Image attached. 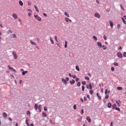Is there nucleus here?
I'll use <instances>...</instances> for the list:
<instances>
[{
    "label": "nucleus",
    "mask_w": 126,
    "mask_h": 126,
    "mask_svg": "<svg viewBox=\"0 0 126 126\" xmlns=\"http://www.w3.org/2000/svg\"><path fill=\"white\" fill-rule=\"evenodd\" d=\"M42 109V105L39 104V106L37 104V103H35L34 105V109L37 111L38 109V112L39 113H41Z\"/></svg>",
    "instance_id": "1"
},
{
    "label": "nucleus",
    "mask_w": 126,
    "mask_h": 126,
    "mask_svg": "<svg viewBox=\"0 0 126 126\" xmlns=\"http://www.w3.org/2000/svg\"><path fill=\"white\" fill-rule=\"evenodd\" d=\"M69 80V78L68 77H66L65 79H64L63 78H62V81L63 84H65L66 85L67 84V81Z\"/></svg>",
    "instance_id": "2"
},
{
    "label": "nucleus",
    "mask_w": 126,
    "mask_h": 126,
    "mask_svg": "<svg viewBox=\"0 0 126 126\" xmlns=\"http://www.w3.org/2000/svg\"><path fill=\"white\" fill-rule=\"evenodd\" d=\"M34 17L36 19V20H37V21H42V19H41V17H40L38 15H34Z\"/></svg>",
    "instance_id": "3"
},
{
    "label": "nucleus",
    "mask_w": 126,
    "mask_h": 126,
    "mask_svg": "<svg viewBox=\"0 0 126 126\" xmlns=\"http://www.w3.org/2000/svg\"><path fill=\"white\" fill-rule=\"evenodd\" d=\"M12 55L14 56V59L17 60L18 56H17V55L16 54V52H15V51H13L12 52Z\"/></svg>",
    "instance_id": "4"
},
{
    "label": "nucleus",
    "mask_w": 126,
    "mask_h": 126,
    "mask_svg": "<svg viewBox=\"0 0 126 126\" xmlns=\"http://www.w3.org/2000/svg\"><path fill=\"white\" fill-rule=\"evenodd\" d=\"M117 55L120 59H122V58H123V54L121 52H118L117 54Z\"/></svg>",
    "instance_id": "5"
},
{
    "label": "nucleus",
    "mask_w": 126,
    "mask_h": 126,
    "mask_svg": "<svg viewBox=\"0 0 126 126\" xmlns=\"http://www.w3.org/2000/svg\"><path fill=\"white\" fill-rule=\"evenodd\" d=\"M2 116L4 119H6V118H7V114H6L5 112H3Z\"/></svg>",
    "instance_id": "6"
},
{
    "label": "nucleus",
    "mask_w": 126,
    "mask_h": 126,
    "mask_svg": "<svg viewBox=\"0 0 126 126\" xmlns=\"http://www.w3.org/2000/svg\"><path fill=\"white\" fill-rule=\"evenodd\" d=\"M12 17L14 18V19H17V17H18V16L17 14L14 13L12 14Z\"/></svg>",
    "instance_id": "7"
},
{
    "label": "nucleus",
    "mask_w": 126,
    "mask_h": 126,
    "mask_svg": "<svg viewBox=\"0 0 126 126\" xmlns=\"http://www.w3.org/2000/svg\"><path fill=\"white\" fill-rule=\"evenodd\" d=\"M87 89H90L92 90V85H91V83H90L89 85H87Z\"/></svg>",
    "instance_id": "8"
},
{
    "label": "nucleus",
    "mask_w": 126,
    "mask_h": 126,
    "mask_svg": "<svg viewBox=\"0 0 126 126\" xmlns=\"http://www.w3.org/2000/svg\"><path fill=\"white\" fill-rule=\"evenodd\" d=\"M116 103L118 106V107H121V100H119L118 101H116Z\"/></svg>",
    "instance_id": "9"
},
{
    "label": "nucleus",
    "mask_w": 126,
    "mask_h": 126,
    "mask_svg": "<svg viewBox=\"0 0 126 126\" xmlns=\"http://www.w3.org/2000/svg\"><path fill=\"white\" fill-rule=\"evenodd\" d=\"M94 16L95 17H96V18H99L100 17V15L98 13H95L94 14Z\"/></svg>",
    "instance_id": "10"
},
{
    "label": "nucleus",
    "mask_w": 126,
    "mask_h": 126,
    "mask_svg": "<svg viewBox=\"0 0 126 126\" xmlns=\"http://www.w3.org/2000/svg\"><path fill=\"white\" fill-rule=\"evenodd\" d=\"M64 20L65 21H66V22H68V21H69L70 22H72L71 20L68 18H65Z\"/></svg>",
    "instance_id": "11"
},
{
    "label": "nucleus",
    "mask_w": 126,
    "mask_h": 126,
    "mask_svg": "<svg viewBox=\"0 0 126 126\" xmlns=\"http://www.w3.org/2000/svg\"><path fill=\"white\" fill-rule=\"evenodd\" d=\"M97 44L98 47H99V48H102V44L101 43V42L98 41L97 42Z\"/></svg>",
    "instance_id": "12"
},
{
    "label": "nucleus",
    "mask_w": 126,
    "mask_h": 126,
    "mask_svg": "<svg viewBox=\"0 0 126 126\" xmlns=\"http://www.w3.org/2000/svg\"><path fill=\"white\" fill-rule=\"evenodd\" d=\"M109 23L111 28H113V26H114V23H113V22L112 21H110Z\"/></svg>",
    "instance_id": "13"
},
{
    "label": "nucleus",
    "mask_w": 126,
    "mask_h": 126,
    "mask_svg": "<svg viewBox=\"0 0 126 126\" xmlns=\"http://www.w3.org/2000/svg\"><path fill=\"white\" fill-rule=\"evenodd\" d=\"M30 42L33 46H37V44L35 43V42L32 41V40H30Z\"/></svg>",
    "instance_id": "14"
},
{
    "label": "nucleus",
    "mask_w": 126,
    "mask_h": 126,
    "mask_svg": "<svg viewBox=\"0 0 126 126\" xmlns=\"http://www.w3.org/2000/svg\"><path fill=\"white\" fill-rule=\"evenodd\" d=\"M87 120L88 121L89 123H91V118L89 117H87Z\"/></svg>",
    "instance_id": "15"
},
{
    "label": "nucleus",
    "mask_w": 126,
    "mask_h": 126,
    "mask_svg": "<svg viewBox=\"0 0 126 126\" xmlns=\"http://www.w3.org/2000/svg\"><path fill=\"white\" fill-rule=\"evenodd\" d=\"M109 93H110V91H109L108 92V90L106 89L105 90V95H108V94H109Z\"/></svg>",
    "instance_id": "16"
},
{
    "label": "nucleus",
    "mask_w": 126,
    "mask_h": 126,
    "mask_svg": "<svg viewBox=\"0 0 126 126\" xmlns=\"http://www.w3.org/2000/svg\"><path fill=\"white\" fill-rule=\"evenodd\" d=\"M112 108L113 109H115L117 108V104H116V103H114L113 105H112Z\"/></svg>",
    "instance_id": "17"
},
{
    "label": "nucleus",
    "mask_w": 126,
    "mask_h": 126,
    "mask_svg": "<svg viewBox=\"0 0 126 126\" xmlns=\"http://www.w3.org/2000/svg\"><path fill=\"white\" fill-rule=\"evenodd\" d=\"M70 84H74V83H75V80H72V81H70Z\"/></svg>",
    "instance_id": "18"
},
{
    "label": "nucleus",
    "mask_w": 126,
    "mask_h": 126,
    "mask_svg": "<svg viewBox=\"0 0 126 126\" xmlns=\"http://www.w3.org/2000/svg\"><path fill=\"white\" fill-rule=\"evenodd\" d=\"M19 3L21 6H23V2L22 1L20 0Z\"/></svg>",
    "instance_id": "19"
},
{
    "label": "nucleus",
    "mask_w": 126,
    "mask_h": 126,
    "mask_svg": "<svg viewBox=\"0 0 126 126\" xmlns=\"http://www.w3.org/2000/svg\"><path fill=\"white\" fill-rule=\"evenodd\" d=\"M108 108H111L112 107V103H108L107 104Z\"/></svg>",
    "instance_id": "20"
},
{
    "label": "nucleus",
    "mask_w": 126,
    "mask_h": 126,
    "mask_svg": "<svg viewBox=\"0 0 126 126\" xmlns=\"http://www.w3.org/2000/svg\"><path fill=\"white\" fill-rule=\"evenodd\" d=\"M50 42L53 44V45H54V40H53V38H52V37H50Z\"/></svg>",
    "instance_id": "21"
},
{
    "label": "nucleus",
    "mask_w": 126,
    "mask_h": 126,
    "mask_svg": "<svg viewBox=\"0 0 126 126\" xmlns=\"http://www.w3.org/2000/svg\"><path fill=\"white\" fill-rule=\"evenodd\" d=\"M93 93H94V91H93L92 90H91L90 91V94H91V95H93Z\"/></svg>",
    "instance_id": "22"
},
{
    "label": "nucleus",
    "mask_w": 126,
    "mask_h": 126,
    "mask_svg": "<svg viewBox=\"0 0 126 126\" xmlns=\"http://www.w3.org/2000/svg\"><path fill=\"white\" fill-rule=\"evenodd\" d=\"M26 73H28V71H23L22 72V75H25Z\"/></svg>",
    "instance_id": "23"
},
{
    "label": "nucleus",
    "mask_w": 126,
    "mask_h": 126,
    "mask_svg": "<svg viewBox=\"0 0 126 126\" xmlns=\"http://www.w3.org/2000/svg\"><path fill=\"white\" fill-rule=\"evenodd\" d=\"M64 47L65 48H67V41H65Z\"/></svg>",
    "instance_id": "24"
},
{
    "label": "nucleus",
    "mask_w": 126,
    "mask_h": 126,
    "mask_svg": "<svg viewBox=\"0 0 126 126\" xmlns=\"http://www.w3.org/2000/svg\"><path fill=\"white\" fill-rule=\"evenodd\" d=\"M49 123L50 124H51V125H55V123L53 122V121H52V120H50Z\"/></svg>",
    "instance_id": "25"
},
{
    "label": "nucleus",
    "mask_w": 126,
    "mask_h": 126,
    "mask_svg": "<svg viewBox=\"0 0 126 126\" xmlns=\"http://www.w3.org/2000/svg\"><path fill=\"white\" fill-rule=\"evenodd\" d=\"M80 85H81V83L80 82H78L77 84V86L78 87H80Z\"/></svg>",
    "instance_id": "26"
},
{
    "label": "nucleus",
    "mask_w": 126,
    "mask_h": 126,
    "mask_svg": "<svg viewBox=\"0 0 126 126\" xmlns=\"http://www.w3.org/2000/svg\"><path fill=\"white\" fill-rule=\"evenodd\" d=\"M117 90H123V87H117Z\"/></svg>",
    "instance_id": "27"
},
{
    "label": "nucleus",
    "mask_w": 126,
    "mask_h": 126,
    "mask_svg": "<svg viewBox=\"0 0 126 126\" xmlns=\"http://www.w3.org/2000/svg\"><path fill=\"white\" fill-rule=\"evenodd\" d=\"M76 69L78 71H80V69H79V67H78V66H76Z\"/></svg>",
    "instance_id": "28"
},
{
    "label": "nucleus",
    "mask_w": 126,
    "mask_h": 126,
    "mask_svg": "<svg viewBox=\"0 0 126 126\" xmlns=\"http://www.w3.org/2000/svg\"><path fill=\"white\" fill-rule=\"evenodd\" d=\"M26 124L28 126H30L29 123H28V121L27 120H26Z\"/></svg>",
    "instance_id": "29"
},
{
    "label": "nucleus",
    "mask_w": 126,
    "mask_h": 126,
    "mask_svg": "<svg viewBox=\"0 0 126 126\" xmlns=\"http://www.w3.org/2000/svg\"><path fill=\"white\" fill-rule=\"evenodd\" d=\"M34 8H35V10H36V11H37V12H39V10L38 9V7H37L36 6V5H34Z\"/></svg>",
    "instance_id": "30"
},
{
    "label": "nucleus",
    "mask_w": 126,
    "mask_h": 126,
    "mask_svg": "<svg viewBox=\"0 0 126 126\" xmlns=\"http://www.w3.org/2000/svg\"><path fill=\"white\" fill-rule=\"evenodd\" d=\"M64 14H65V15H66V16H67V17H69V15L68 14V13H67V12H64Z\"/></svg>",
    "instance_id": "31"
},
{
    "label": "nucleus",
    "mask_w": 126,
    "mask_h": 126,
    "mask_svg": "<svg viewBox=\"0 0 126 126\" xmlns=\"http://www.w3.org/2000/svg\"><path fill=\"white\" fill-rule=\"evenodd\" d=\"M101 47L103 50H106L107 49V47L105 45H102Z\"/></svg>",
    "instance_id": "32"
},
{
    "label": "nucleus",
    "mask_w": 126,
    "mask_h": 126,
    "mask_svg": "<svg viewBox=\"0 0 126 126\" xmlns=\"http://www.w3.org/2000/svg\"><path fill=\"white\" fill-rule=\"evenodd\" d=\"M122 20L123 21V23H124V24H126V20H125V19H124V18H122Z\"/></svg>",
    "instance_id": "33"
},
{
    "label": "nucleus",
    "mask_w": 126,
    "mask_h": 126,
    "mask_svg": "<svg viewBox=\"0 0 126 126\" xmlns=\"http://www.w3.org/2000/svg\"><path fill=\"white\" fill-rule=\"evenodd\" d=\"M93 38L94 40V41H97V39L96 36H93Z\"/></svg>",
    "instance_id": "34"
},
{
    "label": "nucleus",
    "mask_w": 126,
    "mask_h": 126,
    "mask_svg": "<svg viewBox=\"0 0 126 126\" xmlns=\"http://www.w3.org/2000/svg\"><path fill=\"white\" fill-rule=\"evenodd\" d=\"M42 115H43V117H44V118H46V117H47V114H46L44 112H43Z\"/></svg>",
    "instance_id": "35"
},
{
    "label": "nucleus",
    "mask_w": 126,
    "mask_h": 126,
    "mask_svg": "<svg viewBox=\"0 0 126 126\" xmlns=\"http://www.w3.org/2000/svg\"><path fill=\"white\" fill-rule=\"evenodd\" d=\"M11 70H12V71H14V72H16V70L13 69V67H11L10 69Z\"/></svg>",
    "instance_id": "36"
},
{
    "label": "nucleus",
    "mask_w": 126,
    "mask_h": 126,
    "mask_svg": "<svg viewBox=\"0 0 126 126\" xmlns=\"http://www.w3.org/2000/svg\"><path fill=\"white\" fill-rule=\"evenodd\" d=\"M105 98V99H109V94H106Z\"/></svg>",
    "instance_id": "37"
},
{
    "label": "nucleus",
    "mask_w": 126,
    "mask_h": 126,
    "mask_svg": "<svg viewBox=\"0 0 126 126\" xmlns=\"http://www.w3.org/2000/svg\"><path fill=\"white\" fill-rule=\"evenodd\" d=\"M115 109L117 110V111H119V112H121V109L120 108H118V107H116L115 108Z\"/></svg>",
    "instance_id": "38"
},
{
    "label": "nucleus",
    "mask_w": 126,
    "mask_h": 126,
    "mask_svg": "<svg viewBox=\"0 0 126 126\" xmlns=\"http://www.w3.org/2000/svg\"><path fill=\"white\" fill-rule=\"evenodd\" d=\"M82 84L83 85H86V82H85V81H82Z\"/></svg>",
    "instance_id": "39"
},
{
    "label": "nucleus",
    "mask_w": 126,
    "mask_h": 126,
    "mask_svg": "<svg viewBox=\"0 0 126 126\" xmlns=\"http://www.w3.org/2000/svg\"><path fill=\"white\" fill-rule=\"evenodd\" d=\"M114 65H115V66H118V65H119V64L118 63H114Z\"/></svg>",
    "instance_id": "40"
},
{
    "label": "nucleus",
    "mask_w": 126,
    "mask_h": 126,
    "mask_svg": "<svg viewBox=\"0 0 126 126\" xmlns=\"http://www.w3.org/2000/svg\"><path fill=\"white\" fill-rule=\"evenodd\" d=\"M55 40L56 42H58V37H57V35L55 36Z\"/></svg>",
    "instance_id": "41"
},
{
    "label": "nucleus",
    "mask_w": 126,
    "mask_h": 126,
    "mask_svg": "<svg viewBox=\"0 0 126 126\" xmlns=\"http://www.w3.org/2000/svg\"><path fill=\"white\" fill-rule=\"evenodd\" d=\"M85 89V88L84 86H82V91H84Z\"/></svg>",
    "instance_id": "42"
},
{
    "label": "nucleus",
    "mask_w": 126,
    "mask_h": 126,
    "mask_svg": "<svg viewBox=\"0 0 126 126\" xmlns=\"http://www.w3.org/2000/svg\"><path fill=\"white\" fill-rule=\"evenodd\" d=\"M73 109L74 110H76V104L73 105Z\"/></svg>",
    "instance_id": "43"
},
{
    "label": "nucleus",
    "mask_w": 126,
    "mask_h": 126,
    "mask_svg": "<svg viewBox=\"0 0 126 126\" xmlns=\"http://www.w3.org/2000/svg\"><path fill=\"white\" fill-rule=\"evenodd\" d=\"M32 15V12H29L28 15L30 17H31V15Z\"/></svg>",
    "instance_id": "44"
},
{
    "label": "nucleus",
    "mask_w": 126,
    "mask_h": 126,
    "mask_svg": "<svg viewBox=\"0 0 126 126\" xmlns=\"http://www.w3.org/2000/svg\"><path fill=\"white\" fill-rule=\"evenodd\" d=\"M117 28H118V29H120V28H121V25L118 24L117 25Z\"/></svg>",
    "instance_id": "45"
},
{
    "label": "nucleus",
    "mask_w": 126,
    "mask_h": 126,
    "mask_svg": "<svg viewBox=\"0 0 126 126\" xmlns=\"http://www.w3.org/2000/svg\"><path fill=\"white\" fill-rule=\"evenodd\" d=\"M84 114V110L83 109L81 110V115H83Z\"/></svg>",
    "instance_id": "46"
},
{
    "label": "nucleus",
    "mask_w": 126,
    "mask_h": 126,
    "mask_svg": "<svg viewBox=\"0 0 126 126\" xmlns=\"http://www.w3.org/2000/svg\"><path fill=\"white\" fill-rule=\"evenodd\" d=\"M123 57H124V58H126V52L124 53Z\"/></svg>",
    "instance_id": "47"
},
{
    "label": "nucleus",
    "mask_w": 126,
    "mask_h": 126,
    "mask_svg": "<svg viewBox=\"0 0 126 126\" xmlns=\"http://www.w3.org/2000/svg\"><path fill=\"white\" fill-rule=\"evenodd\" d=\"M85 79H86V80H89L90 79H89V77L86 76L85 77Z\"/></svg>",
    "instance_id": "48"
},
{
    "label": "nucleus",
    "mask_w": 126,
    "mask_h": 126,
    "mask_svg": "<svg viewBox=\"0 0 126 126\" xmlns=\"http://www.w3.org/2000/svg\"><path fill=\"white\" fill-rule=\"evenodd\" d=\"M84 101H87V97L84 96Z\"/></svg>",
    "instance_id": "49"
},
{
    "label": "nucleus",
    "mask_w": 126,
    "mask_h": 126,
    "mask_svg": "<svg viewBox=\"0 0 126 126\" xmlns=\"http://www.w3.org/2000/svg\"><path fill=\"white\" fill-rule=\"evenodd\" d=\"M13 38H16V35H15V34H13Z\"/></svg>",
    "instance_id": "50"
},
{
    "label": "nucleus",
    "mask_w": 126,
    "mask_h": 126,
    "mask_svg": "<svg viewBox=\"0 0 126 126\" xmlns=\"http://www.w3.org/2000/svg\"><path fill=\"white\" fill-rule=\"evenodd\" d=\"M72 77H73L74 79H75V78H76V75H72Z\"/></svg>",
    "instance_id": "51"
},
{
    "label": "nucleus",
    "mask_w": 126,
    "mask_h": 126,
    "mask_svg": "<svg viewBox=\"0 0 126 126\" xmlns=\"http://www.w3.org/2000/svg\"><path fill=\"white\" fill-rule=\"evenodd\" d=\"M9 33H12V31H10V30H9L8 32V33L9 34Z\"/></svg>",
    "instance_id": "52"
},
{
    "label": "nucleus",
    "mask_w": 126,
    "mask_h": 126,
    "mask_svg": "<svg viewBox=\"0 0 126 126\" xmlns=\"http://www.w3.org/2000/svg\"><path fill=\"white\" fill-rule=\"evenodd\" d=\"M8 120L10 121V122H12V119L10 117L8 118Z\"/></svg>",
    "instance_id": "53"
},
{
    "label": "nucleus",
    "mask_w": 126,
    "mask_h": 126,
    "mask_svg": "<svg viewBox=\"0 0 126 126\" xmlns=\"http://www.w3.org/2000/svg\"><path fill=\"white\" fill-rule=\"evenodd\" d=\"M97 97H98V98L99 100H101V96L98 95Z\"/></svg>",
    "instance_id": "54"
},
{
    "label": "nucleus",
    "mask_w": 126,
    "mask_h": 126,
    "mask_svg": "<svg viewBox=\"0 0 126 126\" xmlns=\"http://www.w3.org/2000/svg\"><path fill=\"white\" fill-rule=\"evenodd\" d=\"M103 39H104V40H107V37L106 36V35L103 36Z\"/></svg>",
    "instance_id": "55"
},
{
    "label": "nucleus",
    "mask_w": 126,
    "mask_h": 126,
    "mask_svg": "<svg viewBox=\"0 0 126 126\" xmlns=\"http://www.w3.org/2000/svg\"><path fill=\"white\" fill-rule=\"evenodd\" d=\"M44 111H48V109L46 107H44Z\"/></svg>",
    "instance_id": "56"
},
{
    "label": "nucleus",
    "mask_w": 126,
    "mask_h": 126,
    "mask_svg": "<svg viewBox=\"0 0 126 126\" xmlns=\"http://www.w3.org/2000/svg\"><path fill=\"white\" fill-rule=\"evenodd\" d=\"M27 115H30V111H28L27 112Z\"/></svg>",
    "instance_id": "57"
},
{
    "label": "nucleus",
    "mask_w": 126,
    "mask_h": 126,
    "mask_svg": "<svg viewBox=\"0 0 126 126\" xmlns=\"http://www.w3.org/2000/svg\"><path fill=\"white\" fill-rule=\"evenodd\" d=\"M76 82H77V81H79V78H76V79H75Z\"/></svg>",
    "instance_id": "58"
},
{
    "label": "nucleus",
    "mask_w": 126,
    "mask_h": 126,
    "mask_svg": "<svg viewBox=\"0 0 126 126\" xmlns=\"http://www.w3.org/2000/svg\"><path fill=\"white\" fill-rule=\"evenodd\" d=\"M111 70H112V71H114V70H115V68H114V67H111Z\"/></svg>",
    "instance_id": "59"
},
{
    "label": "nucleus",
    "mask_w": 126,
    "mask_h": 126,
    "mask_svg": "<svg viewBox=\"0 0 126 126\" xmlns=\"http://www.w3.org/2000/svg\"><path fill=\"white\" fill-rule=\"evenodd\" d=\"M28 11L29 12H32V10H31V9H28Z\"/></svg>",
    "instance_id": "60"
},
{
    "label": "nucleus",
    "mask_w": 126,
    "mask_h": 126,
    "mask_svg": "<svg viewBox=\"0 0 126 126\" xmlns=\"http://www.w3.org/2000/svg\"><path fill=\"white\" fill-rule=\"evenodd\" d=\"M28 5H31V2H28Z\"/></svg>",
    "instance_id": "61"
},
{
    "label": "nucleus",
    "mask_w": 126,
    "mask_h": 126,
    "mask_svg": "<svg viewBox=\"0 0 126 126\" xmlns=\"http://www.w3.org/2000/svg\"><path fill=\"white\" fill-rule=\"evenodd\" d=\"M8 68H9V69H11V67H10V65H8Z\"/></svg>",
    "instance_id": "62"
},
{
    "label": "nucleus",
    "mask_w": 126,
    "mask_h": 126,
    "mask_svg": "<svg viewBox=\"0 0 126 126\" xmlns=\"http://www.w3.org/2000/svg\"><path fill=\"white\" fill-rule=\"evenodd\" d=\"M30 126H34V124L32 123L30 125Z\"/></svg>",
    "instance_id": "63"
},
{
    "label": "nucleus",
    "mask_w": 126,
    "mask_h": 126,
    "mask_svg": "<svg viewBox=\"0 0 126 126\" xmlns=\"http://www.w3.org/2000/svg\"><path fill=\"white\" fill-rule=\"evenodd\" d=\"M110 126H113V122H111L110 124Z\"/></svg>",
    "instance_id": "64"
}]
</instances>
